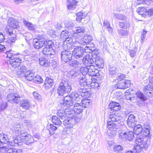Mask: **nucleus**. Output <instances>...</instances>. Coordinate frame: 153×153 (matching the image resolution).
I'll return each instance as SVG.
<instances>
[{
	"instance_id": "cd10ccee",
	"label": "nucleus",
	"mask_w": 153,
	"mask_h": 153,
	"mask_svg": "<svg viewBox=\"0 0 153 153\" xmlns=\"http://www.w3.org/2000/svg\"><path fill=\"white\" fill-rule=\"evenodd\" d=\"M8 25L10 27L16 28L19 26V23L13 18H11L8 20Z\"/></svg>"
},
{
	"instance_id": "603ef678",
	"label": "nucleus",
	"mask_w": 153,
	"mask_h": 153,
	"mask_svg": "<svg viewBox=\"0 0 153 153\" xmlns=\"http://www.w3.org/2000/svg\"><path fill=\"white\" fill-rule=\"evenodd\" d=\"M137 121H129L127 122V125L129 127L133 128L136 125Z\"/></svg>"
},
{
	"instance_id": "423d86ee",
	"label": "nucleus",
	"mask_w": 153,
	"mask_h": 153,
	"mask_svg": "<svg viewBox=\"0 0 153 153\" xmlns=\"http://www.w3.org/2000/svg\"><path fill=\"white\" fill-rule=\"evenodd\" d=\"M68 116L66 119H65L63 121L64 125L66 127L69 128L73 127L75 124L76 121H79V120L77 119L76 118L74 117V115Z\"/></svg>"
},
{
	"instance_id": "2f4dec72",
	"label": "nucleus",
	"mask_w": 153,
	"mask_h": 153,
	"mask_svg": "<svg viewBox=\"0 0 153 153\" xmlns=\"http://www.w3.org/2000/svg\"><path fill=\"white\" fill-rule=\"evenodd\" d=\"M20 106L25 109H28L30 106L29 101L26 99H24L20 102Z\"/></svg>"
},
{
	"instance_id": "0e129e2a",
	"label": "nucleus",
	"mask_w": 153,
	"mask_h": 153,
	"mask_svg": "<svg viewBox=\"0 0 153 153\" xmlns=\"http://www.w3.org/2000/svg\"><path fill=\"white\" fill-rule=\"evenodd\" d=\"M125 76L123 74L119 73L117 74V78L118 80H121L125 77Z\"/></svg>"
},
{
	"instance_id": "680f3d73",
	"label": "nucleus",
	"mask_w": 153,
	"mask_h": 153,
	"mask_svg": "<svg viewBox=\"0 0 153 153\" xmlns=\"http://www.w3.org/2000/svg\"><path fill=\"white\" fill-rule=\"evenodd\" d=\"M65 26L68 29L71 30L73 29L74 25L70 22H68L65 24Z\"/></svg>"
},
{
	"instance_id": "37998d69",
	"label": "nucleus",
	"mask_w": 153,
	"mask_h": 153,
	"mask_svg": "<svg viewBox=\"0 0 153 153\" xmlns=\"http://www.w3.org/2000/svg\"><path fill=\"white\" fill-rule=\"evenodd\" d=\"M47 128L50 132L51 135H53L54 133V131L57 129V127L51 124L48 125Z\"/></svg>"
},
{
	"instance_id": "f257e3e1",
	"label": "nucleus",
	"mask_w": 153,
	"mask_h": 153,
	"mask_svg": "<svg viewBox=\"0 0 153 153\" xmlns=\"http://www.w3.org/2000/svg\"><path fill=\"white\" fill-rule=\"evenodd\" d=\"M147 131L144 136L140 135L136 137V143L137 145L135 146L134 148L137 153L141 152L143 149L148 148L150 144V141L148 140L147 136L149 135L150 131L148 129L146 130Z\"/></svg>"
},
{
	"instance_id": "1a4fd4ad",
	"label": "nucleus",
	"mask_w": 153,
	"mask_h": 153,
	"mask_svg": "<svg viewBox=\"0 0 153 153\" xmlns=\"http://www.w3.org/2000/svg\"><path fill=\"white\" fill-rule=\"evenodd\" d=\"M72 111H70L68 108H65L63 109H60L57 111L56 113L57 116L59 119L62 120H64L66 117L69 115H71Z\"/></svg>"
},
{
	"instance_id": "393cba45",
	"label": "nucleus",
	"mask_w": 153,
	"mask_h": 153,
	"mask_svg": "<svg viewBox=\"0 0 153 153\" xmlns=\"http://www.w3.org/2000/svg\"><path fill=\"white\" fill-rule=\"evenodd\" d=\"M26 134L25 136L23 137L22 138V141L27 145H29L30 144L33 143L34 140L33 137L30 134L27 135Z\"/></svg>"
},
{
	"instance_id": "473e14b6",
	"label": "nucleus",
	"mask_w": 153,
	"mask_h": 153,
	"mask_svg": "<svg viewBox=\"0 0 153 153\" xmlns=\"http://www.w3.org/2000/svg\"><path fill=\"white\" fill-rule=\"evenodd\" d=\"M112 15L113 19H117L120 20H125L126 19V17L125 15L120 13H112Z\"/></svg>"
},
{
	"instance_id": "13d9d810",
	"label": "nucleus",
	"mask_w": 153,
	"mask_h": 153,
	"mask_svg": "<svg viewBox=\"0 0 153 153\" xmlns=\"http://www.w3.org/2000/svg\"><path fill=\"white\" fill-rule=\"evenodd\" d=\"M69 75L72 77L73 78H74L76 77V76L78 75V73L76 72L75 71L72 70L70 71L69 73Z\"/></svg>"
},
{
	"instance_id": "e433bc0d",
	"label": "nucleus",
	"mask_w": 153,
	"mask_h": 153,
	"mask_svg": "<svg viewBox=\"0 0 153 153\" xmlns=\"http://www.w3.org/2000/svg\"><path fill=\"white\" fill-rule=\"evenodd\" d=\"M9 141V139L7 135L3 133L0 134V144L7 143Z\"/></svg>"
},
{
	"instance_id": "dca6fc26",
	"label": "nucleus",
	"mask_w": 153,
	"mask_h": 153,
	"mask_svg": "<svg viewBox=\"0 0 153 153\" xmlns=\"http://www.w3.org/2000/svg\"><path fill=\"white\" fill-rule=\"evenodd\" d=\"M7 98L8 101L11 102L18 103L20 101V97L18 95L13 93L8 94Z\"/></svg>"
},
{
	"instance_id": "e2e57ef3",
	"label": "nucleus",
	"mask_w": 153,
	"mask_h": 153,
	"mask_svg": "<svg viewBox=\"0 0 153 153\" xmlns=\"http://www.w3.org/2000/svg\"><path fill=\"white\" fill-rule=\"evenodd\" d=\"M124 21H121L119 22L118 25L121 28H124L126 25V21L125 20Z\"/></svg>"
},
{
	"instance_id": "72a5a7b5",
	"label": "nucleus",
	"mask_w": 153,
	"mask_h": 153,
	"mask_svg": "<svg viewBox=\"0 0 153 153\" xmlns=\"http://www.w3.org/2000/svg\"><path fill=\"white\" fill-rule=\"evenodd\" d=\"M80 85H81L82 88H80V92H81L80 95H79L80 96L83 97L87 98L89 97L90 96V92L88 91H85V90L83 89V87H82V85H83V84L82 85V83H80Z\"/></svg>"
},
{
	"instance_id": "f8f14e48",
	"label": "nucleus",
	"mask_w": 153,
	"mask_h": 153,
	"mask_svg": "<svg viewBox=\"0 0 153 153\" xmlns=\"http://www.w3.org/2000/svg\"><path fill=\"white\" fill-rule=\"evenodd\" d=\"M60 37L63 40H65V42H68V44L67 45V46H69V47L68 48H69L71 47V45L69 43L72 41V39L71 37H70V34L69 32L67 30H63L61 33Z\"/></svg>"
},
{
	"instance_id": "864d4df0",
	"label": "nucleus",
	"mask_w": 153,
	"mask_h": 153,
	"mask_svg": "<svg viewBox=\"0 0 153 153\" xmlns=\"http://www.w3.org/2000/svg\"><path fill=\"white\" fill-rule=\"evenodd\" d=\"M83 14L81 12L78 13L76 15V20L77 21H80L82 18L84 17V16L83 15Z\"/></svg>"
},
{
	"instance_id": "6e6552de",
	"label": "nucleus",
	"mask_w": 153,
	"mask_h": 153,
	"mask_svg": "<svg viewBox=\"0 0 153 153\" xmlns=\"http://www.w3.org/2000/svg\"><path fill=\"white\" fill-rule=\"evenodd\" d=\"M71 90V86L68 84H64L61 83L57 89V93L59 95L62 96L66 92H69Z\"/></svg>"
},
{
	"instance_id": "4d7b16f0",
	"label": "nucleus",
	"mask_w": 153,
	"mask_h": 153,
	"mask_svg": "<svg viewBox=\"0 0 153 153\" xmlns=\"http://www.w3.org/2000/svg\"><path fill=\"white\" fill-rule=\"evenodd\" d=\"M24 59L26 61L30 62L32 61V60L33 59V56L30 55L29 54L27 55H26L25 57H24Z\"/></svg>"
},
{
	"instance_id": "4c0bfd02",
	"label": "nucleus",
	"mask_w": 153,
	"mask_h": 153,
	"mask_svg": "<svg viewBox=\"0 0 153 153\" xmlns=\"http://www.w3.org/2000/svg\"><path fill=\"white\" fill-rule=\"evenodd\" d=\"M40 64L44 67H47L49 65L48 60L44 58H40L39 59Z\"/></svg>"
},
{
	"instance_id": "ddd939ff",
	"label": "nucleus",
	"mask_w": 153,
	"mask_h": 153,
	"mask_svg": "<svg viewBox=\"0 0 153 153\" xmlns=\"http://www.w3.org/2000/svg\"><path fill=\"white\" fill-rule=\"evenodd\" d=\"M83 48L78 47L74 48L72 51V55L76 58L82 57L84 54Z\"/></svg>"
},
{
	"instance_id": "49530a36",
	"label": "nucleus",
	"mask_w": 153,
	"mask_h": 153,
	"mask_svg": "<svg viewBox=\"0 0 153 153\" xmlns=\"http://www.w3.org/2000/svg\"><path fill=\"white\" fill-rule=\"evenodd\" d=\"M33 81L36 83H41L43 82V80L42 77L39 75H36L34 77L33 79Z\"/></svg>"
},
{
	"instance_id": "a19ab883",
	"label": "nucleus",
	"mask_w": 153,
	"mask_h": 153,
	"mask_svg": "<svg viewBox=\"0 0 153 153\" xmlns=\"http://www.w3.org/2000/svg\"><path fill=\"white\" fill-rule=\"evenodd\" d=\"M144 89L148 91L147 92L151 94L150 96L153 97V86L151 84L149 83V85L145 86Z\"/></svg>"
},
{
	"instance_id": "7c9ffc66",
	"label": "nucleus",
	"mask_w": 153,
	"mask_h": 153,
	"mask_svg": "<svg viewBox=\"0 0 153 153\" xmlns=\"http://www.w3.org/2000/svg\"><path fill=\"white\" fill-rule=\"evenodd\" d=\"M109 67L110 68L108 70L109 76L111 77L115 76L117 73L116 67V66L110 65Z\"/></svg>"
},
{
	"instance_id": "052dcab7",
	"label": "nucleus",
	"mask_w": 153,
	"mask_h": 153,
	"mask_svg": "<svg viewBox=\"0 0 153 153\" xmlns=\"http://www.w3.org/2000/svg\"><path fill=\"white\" fill-rule=\"evenodd\" d=\"M19 137H15V138H14V137L13 138V141L15 143V144H18L19 145H21L20 144L21 143L20 141H22V139L21 140H19Z\"/></svg>"
},
{
	"instance_id": "5701e85b",
	"label": "nucleus",
	"mask_w": 153,
	"mask_h": 153,
	"mask_svg": "<svg viewBox=\"0 0 153 153\" xmlns=\"http://www.w3.org/2000/svg\"><path fill=\"white\" fill-rule=\"evenodd\" d=\"M78 2V0H67L66 3L67 8L70 10L74 9Z\"/></svg>"
},
{
	"instance_id": "3c124183",
	"label": "nucleus",
	"mask_w": 153,
	"mask_h": 153,
	"mask_svg": "<svg viewBox=\"0 0 153 153\" xmlns=\"http://www.w3.org/2000/svg\"><path fill=\"white\" fill-rule=\"evenodd\" d=\"M123 150V147L120 145H116L114 146V151L118 152L121 151Z\"/></svg>"
},
{
	"instance_id": "09e8293b",
	"label": "nucleus",
	"mask_w": 153,
	"mask_h": 153,
	"mask_svg": "<svg viewBox=\"0 0 153 153\" xmlns=\"http://www.w3.org/2000/svg\"><path fill=\"white\" fill-rule=\"evenodd\" d=\"M117 32L119 35L123 36H126L128 34V32L126 30L118 29Z\"/></svg>"
},
{
	"instance_id": "4468645a",
	"label": "nucleus",
	"mask_w": 153,
	"mask_h": 153,
	"mask_svg": "<svg viewBox=\"0 0 153 153\" xmlns=\"http://www.w3.org/2000/svg\"><path fill=\"white\" fill-rule=\"evenodd\" d=\"M45 45V39L41 38L39 39H34L33 42V45L34 47L38 49L42 48Z\"/></svg>"
},
{
	"instance_id": "de8ad7c7",
	"label": "nucleus",
	"mask_w": 153,
	"mask_h": 153,
	"mask_svg": "<svg viewBox=\"0 0 153 153\" xmlns=\"http://www.w3.org/2000/svg\"><path fill=\"white\" fill-rule=\"evenodd\" d=\"M136 96L137 97L141 100L142 101H145L147 99V97L142 93L137 92L136 93Z\"/></svg>"
},
{
	"instance_id": "c03bdc74",
	"label": "nucleus",
	"mask_w": 153,
	"mask_h": 153,
	"mask_svg": "<svg viewBox=\"0 0 153 153\" xmlns=\"http://www.w3.org/2000/svg\"><path fill=\"white\" fill-rule=\"evenodd\" d=\"M117 130L108 129L107 131V133L106 134L107 137L109 138H112L115 137L116 134Z\"/></svg>"
},
{
	"instance_id": "5fc2aeb1",
	"label": "nucleus",
	"mask_w": 153,
	"mask_h": 153,
	"mask_svg": "<svg viewBox=\"0 0 153 153\" xmlns=\"http://www.w3.org/2000/svg\"><path fill=\"white\" fill-rule=\"evenodd\" d=\"M118 104V103L117 102H113L109 103V107L112 110L113 108L117 106Z\"/></svg>"
},
{
	"instance_id": "6ab92c4d",
	"label": "nucleus",
	"mask_w": 153,
	"mask_h": 153,
	"mask_svg": "<svg viewBox=\"0 0 153 153\" xmlns=\"http://www.w3.org/2000/svg\"><path fill=\"white\" fill-rule=\"evenodd\" d=\"M148 129V130L149 131V129L148 128H147L146 129V131H144V133H143V132L140 133L142 131H143V130H142V128L141 125L140 124H137V125H136L135 127H133V131L134 134V133L135 134H136L137 136V137L140 135H142L143 136H144V134H146V131H147L146 130Z\"/></svg>"
},
{
	"instance_id": "b1692460",
	"label": "nucleus",
	"mask_w": 153,
	"mask_h": 153,
	"mask_svg": "<svg viewBox=\"0 0 153 153\" xmlns=\"http://www.w3.org/2000/svg\"><path fill=\"white\" fill-rule=\"evenodd\" d=\"M88 67V75L91 76H97L98 72L97 67L95 65H91Z\"/></svg>"
},
{
	"instance_id": "79ce46f5",
	"label": "nucleus",
	"mask_w": 153,
	"mask_h": 153,
	"mask_svg": "<svg viewBox=\"0 0 153 153\" xmlns=\"http://www.w3.org/2000/svg\"><path fill=\"white\" fill-rule=\"evenodd\" d=\"M95 63L97 67H102L103 66V61L102 59V58H100L99 59L96 58L95 59Z\"/></svg>"
},
{
	"instance_id": "58836bf2",
	"label": "nucleus",
	"mask_w": 153,
	"mask_h": 153,
	"mask_svg": "<svg viewBox=\"0 0 153 153\" xmlns=\"http://www.w3.org/2000/svg\"><path fill=\"white\" fill-rule=\"evenodd\" d=\"M137 12L140 15L145 16L147 13V9L143 7H139L137 10Z\"/></svg>"
},
{
	"instance_id": "f03ea898",
	"label": "nucleus",
	"mask_w": 153,
	"mask_h": 153,
	"mask_svg": "<svg viewBox=\"0 0 153 153\" xmlns=\"http://www.w3.org/2000/svg\"><path fill=\"white\" fill-rule=\"evenodd\" d=\"M80 99L79 94L76 92H74L69 95L65 97L61 103L64 106H66V108H68L70 111L73 112V105L77 102L80 100Z\"/></svg>"
},
{
	"instance_id": "bb28decb",
	"label": "nucleus",
	"mask_w": 153,
	"mask_h": 153,
	"mask_svg": "<svg viewBox=\"0 0 153 153\" xmlns=\"http://www.w3.org/2000/svg\"><path fill=\"white\" fill-rule=\"evenodd\" d=\"M53 84V79L51 78L47 77L43 85L44 86L46 89H48L51 88Z\"/></svg>"
},
{
	"instance_id": "c85d7f7f",
	"label": "nucleus",
	"mask_w": 153,
	"mask_h": 153,
	"mask_svg": "<svg viewBox=\"0 0 153 153\" xmlns=\"http://www.w3.org/2000/svg\"><path fill=\"white\" fill-rule=\"evenodd\" d=\"M92 40V37L90 35L86 34L82 40L80 42L82 45H85L86 44H88Z\"/></svg>"
},
{
	"instance_id": "20e7f679",
	"label": "nucleus",
	"mask_w": 153,
	"mask_h": 153,
	"mask_svg": "<svg viewBox=\"0 0 153 153\" xmlns=\"http://www.w3.org/2000/svg\"><path fill=\"white\" fill-rule=\"evenodd\" d=\"M18 77H25L26 79L28 81L33 80L34 74L30 71H29L25 66L22 65L20 67L19 70L17 72Z\"/></svg>"
},
{
	"instance_id": "39448f33",
	"label": "nucleus",
	"mask_w": 153,
	"mask_h": 153,
	"mask_svg": "<svg viewBox=\"0 0 153 153\" xmlns=\"http://www.w3.org/2000/svg\"><path fill=\"white\" fill-rule=\"evenodd\" d=\"M53 45V42L51 40H45V45H44L45 47L42 50L43 54L48 56L54 54V50L52 48Z\"/></svg>"
},
{
	"instance_id": "8fccbe9b",
	"label": "nucleus",
	"mask_w": 153,
	"mask_h": 153,
	"mask_svg": "<svg viewBox=\"0 0 153 153\" xmlns=\"http://www.w3.org/2000/svg\"><path fill=\"white\" fill-rule=\"evenodd\" d=\"M81 102L82 106L84 108H86L87 106L89 104L90 100L87 99H84L83 100H82Z\"/></svg>"
},
{
	"instance_id": "774afa93",
	"label": "nucleus",
	"mask_w": 153,
	"mask_h": 153,
	"mask_svg": "<svg viewBox=\"0 0 153 153\" xmlns=\"http://www.w3.org/2000/svg\"><path fill=\"white\" fill-rule=\"evenodd\" d=\"M7 146H6L7 147H8L9 148H11V147H14L15 146V144L13 141H11V142H8L7 143Z\"/></svg>"
},
{
	"instance_id": "2eb2a0df",
	"label": "nucleus",
	"mask_w": 153,
	"mask_h": 153,
	"mask_svg": "<svg viewBox=\"0 0 153 153\" xmlns=\"http://www.w3.org/2000/svg\"><path fill=\"white\" fill-rule=\"evenodd\" d=\"M5 32L7 34L10 35L12 34V36L9 37V39L7 40V42L8 43L11 44L15 43L16 40V35L13 33L12 30L11 28H8L7 27H6L5 29Z\"/></svg>"
},
{
	"instance_id": "412c9836",
	"label": "nucleus",
	"mask_w": 153,
	"mask_h": 153,
	"mask_svg": "<svg viewBox=\"0 0 153 153\" xmlns=\"http://www.w3.org/2000/svg\"><path fill=\"white\" fill-rule=\"evenodd\" d=\"M85 28L83 26L81 27H77L76 28L75 32L74 33L73 36L76 39L79 38L82 34L85 33Z\"/></svg>"
},
{
	"instance_id": "9d476101",
	"label": "nucleus",
	"mask_w": 153,
	"mask_h": 153,
	"mask_svg": "<svg viewBox=\"0 0 153 153\" xmlns=\"http://www.w3.org/2000/svg\"><path fill=\"white\" fill-rule=\"evenodd\" d=\"M109 117L110 119L111 120V121L117 122V123H116L117 129V128H121L120 127L122 126L124 128H126V127L124 125L123 122L120 120V117L117 116L115 114H110Z\"/></svg>"
},
{
	"instance_id": "ea45409f",
	"label": "nucleus",
	"mask_w": 153,
	"mask_h": 153,
	"mask_svg": "<svg viewBox=\"0 0 153 153\" xmlns=\"http://www.w3.org/2000/svg\"><path fill=\"white\" fill-rule=\"evenodd\" d=\"M111 120L107 122V126L109 129L117 130V128L116 127V124L113 123L114 121Z\"/></svg>"
},
{
	"instance_id": "4be33fe9",
	"label": "nucleus",
	"mask_w": 153,
	"mask_h": 153,
	"mask_svg": "<svg viewBox=\"0 0 153 153\" xmlns=\"http://www.w3.org/2000/svg\"><path fill=\"white\" fill-rule=\"evenodd\" d=\"M0 151L2 153H18L16 149L9 148L6 146L0 147Z\"/></svg>"
},
{
	"instance_id": "a18cd8bd",
	"label": "nucleus",
	"mask_w": 153,
	"mask_h": 153,
	"mask_svg": "<svg viewBox=\"0 0 153 153\" xmlns=\"http://www.w3.org/2000/svg\"><path fill=\"white\" fill-rule=\"evenodd\" d=\"M52 120L53 123L56 125H60L62 123V121L56 116H52Z\"/></svg>"
},
{
	"instance_id": "a878e982",
	"label": "nucleus",
	"mask_w": 153,
	"mask_h": 153,
	"mask_svg": "<svg viewBox=\"0 0 153 153\" xmlns=\"http://www.w3.org/2000/svg\"><path fill=\"white\" fill-rule=\"evenodd\" d=\"M73 112H72V114L74 112L78 114H80L83 111V107L79 103L76 102L73 105Z\"/></svg>"
},
{
	"instance_id": "bf43d9fd",
	"label": "nucleus",
	"mask_w": 153,
	"mask_h": 153,
	"mask_svg": "<svg viewBox=\"0 0 153 153\" xmlns=\"http://www.w3.org/2000/svg\"><path fill=\"white\" fill-rule=\"evenodd\" d=\"M135 117L134 115L132 114H130L128 117V119L127 120V122L135 121Z\"/></svg>"
},
{
	"instance_id": "0eeeda50",
	"label": "nucleus",
	"mask_w": 153,
	"mask_h": 153,
	"mask_svg": "<svg viewBox=\"0 0 153 153\" xmlns=\"http://www.w3.org/2000/svg\"><path fill=\"white\" fill-rule=\"evenodd\" d=\"M119 137L123 140L132 141L134 137V133L132 131H129L126 133L124 130L122 129L118 130Z\"/></svg>"
},
{
	"instance_id": "c756f323",
	"label": "nucleus",
	"mask_w": 153,
	"mask_h": 153,
	"mask_svg": "<svg viewBox=\"0 0 153 153\" xmlns=\"http://www.w3.org/2000/svg\"><path fill=\"white\" fill-rule=\"evenodd\" d=\"M14 131L19 137H21L22 138L25 136L26 134V132L25 131L24 128L23 127H21L18 129L15 128V130Z\"/></svg>"
},
{
	"instance_id": "aec40b11",
	"label": "nucleus",
	"mask_w": 153,
	"mask_h": 153,
	"mask_svg": "<svg viewBox=\"0 0 153 153\" xmlns=\"http://www.w3.org/2000/svg\"><path fill=\"white\" fill-rule=\"evenodd\" d=\"M131 81L130 80H126L117 83L116 87L119 89H124L130 86Z\"/></svg>"
},
{
	"instance_id": "9b49d317",
	"label": "nucleus",
	"mask_w": 153,
	"mask_h": 153,
	"mask_svg": "<svg viewBox=\"0 0 153 153\" xmlns=\"http://www.w3.org/2000/svg\"><path fill=\"white\" fill-rule=\"evenodd\" d=\"M61 59L63 62L66 63L71 59L72 55L68 49L61 52Z\"/></svg>"
},
{
	"instance_id": "69168bd1",
	"label": "nucleus",
	"mask_w": 153,
	"mask_h": 153,
	"mask_svg": "<svg viewBox=\"0 0 153 153\" xmlns=\"http://www.w3.org/2000/svg\"><path fill=\"white\" fill-rule=\"evenodd\" d=\"M33 95L34 98L37 100H40L41 99V96L37 92H34L33 93Z\"/></svg>"
},
{
	"instance_id": "338daca9",
	"label": "nucleus",
	"mask_w": 153,
	"mask_h": 153,
	"mask_svg": "<svg viewBox=\"0 0 153 153\" xmlns=\"http://www.w3.org/2000/svg\"><path fill=\"white\" fill-rule=\"evenodd\" d=\"M7 106V103L6 102H3L0 105V110L2 111L5 109Z\"/></svg>"
},
{
	"instance_id": "f704fd0d",
	"label": "nucleus",
	"mask_w": 153,
	"mask_h": 153,
	"mask_svg": "<svg viewBox=\"0 0 153 153\" xmlns=\"http://www.w3.org/2000/svg\"><path fill=\"white\" fill-rule=\"evenodd\" d=\"M24 25L26 27L28 30L33 31L36 29V25H33L31 23L25 20H23Z\"/></svg>"
},
{
	"instance_id": "6e6d98bb",
	"label": "nucleus",
	"mask_w": 153,
	"mask_h": 153,
	"mask_svg": "<svg viewBox=\"0 0 153 153\" xmlns=\"http://www.w3.org/2000/svg\"><path fill=\"white\" fill-rule=\"evenodd\" d=\"M147 32V31L145 30H143V31L142 32L141 35V42L142 43H143V41L144 40L145 36H146V34Z\"/></svg>"
},
{
	"instance_id": "f3484780",
	"label": "nucleus",
	"mask_w": 153,
	"mask_h": 153,
	"mask_svg": "<svg viewBox=\"0 0 153 153\" xmlns=\"http://www.w3.org/2000/svg\"><path fill=\"white\" fill-rule=\"evenodd\" d=\"M80 68V71L83 75L82 77L80 78L79 83L82 84L83 83L86 82H87V79H86V76L84 75H87V74L88 75V67L87 66Z\"/></svg>"
},
{
	"instance_id": "7ed1b4c3",
	"label": "nucleus",
	"mask_w": 153,
	"mask_h": 153,
	"mask_svg": "<svg viewBox=\"0 0 153 153\" xmlns=\"http://www.w3.org/2000/svg\"><path fill=\"white\" fill-rule=\"evenodd\" d=\"M14 51L12 50L7 51L5 53L7 55V57L9 59V66L12 68H17L20 69V63L21 62V59L19 58L16 57V54L13 53Z\"/></svg>"
},
{
	"instance_id": "a211bd4d",
	"label": "nucleus",
	"mask_w": 153,
	"mask_h": 153,
	"mask_svg": "<svg viewBox=\"0 0 153 153\" xmlns=\"http://www.w3.org/2000/svg\"><path fill=\"white\" fill-rule=\"evenodd\" d=\"M82 62L83 64L86 66L94 65V60L92 59V56L88 55H85L84 57Z\"/></svg>"
},
{
	"instance_id": "c9c22d12",
	"label": "nucleus",
	"mask_w": 153,
	"mask_h": 153,
	"mask_svg": "<svg viewBox=\"0 0 153 153\" xmlns=\"http://www.w3.org/2000/svg\"><path fill=\"white\" fill-rule=\"evenodd\" d=\"M69 65L71 67L75 68H80L82 67V63L79 61H72L69 62Z\"/></svg>"
}]
</instances>
